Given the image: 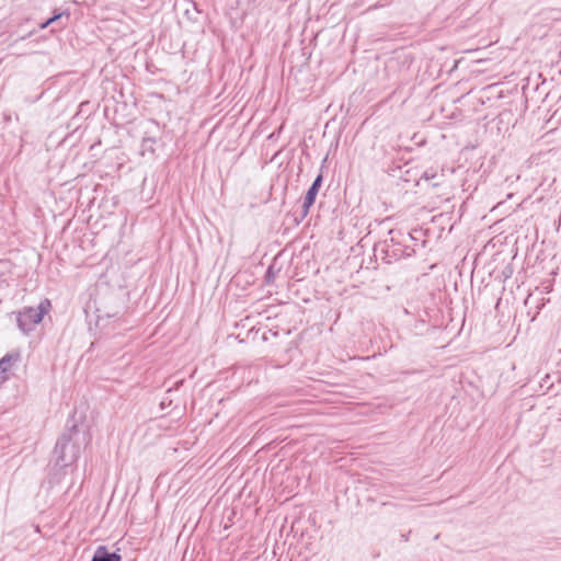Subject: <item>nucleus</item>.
Returning a JSON list of instances; mask_svg holds the SVG:
<instances>
[{
	"instance_id": "obj_1",
	"label": "nucleus",
	"mask_w": 561,
	"mask_h": 561,
	"mask_svg": "<svg viewBox=\"0 0 561 561\" xmlns=\"http://www.w3.org/2000/svg\"><path fill=\"white\" fill-rule=\"evenodd\" d=\"M388 234V239L375 243L374 253L376 257H379L383 263L391 264L415 254V248L409 244L411 236L405 234L400 229H390Z\"/></svg>"
},
{
	"instance_id": "obj_14",
	"label": "nucleus",
	"mask_w": 561,
	"mask_h": 561,
	"mask_svg": "<svg viewBox=\"0 0 561 561\" xmlns=\"http://www.w3.org/2000/svg\"><path fill=\"white\" fill-rule=\"evenodd\" d=\"M402 538H403V540H405V541L408 540V536H405V535H403V536H402Z\"/></svg>"
},
{
	"instance_id": "obj_7",
	"label": "nucleus",
	"mask_w": 561,
	"mask_h": 561,
	"mask_svg": "<svg viewBox=\"0 0 561 561\" xmlns=\"http://www.w3.org/2000/svg\"><path fill=\"white\" fill-rule=\"evenodd\" d=\"M420 181H424L433 188L438 187L445 181L444 170L442 169L438 171V168L431 167L422 172L419 181L416 182L417 185L420 184Z\"/></svg>"
},
{
	"instance_id": "obj_8",
	"label": "nucleus",
	"mask_w": 561,
	"mask_h": 561,
	"mask_svg": "<svg viewBox=\"0 0 561 561\" xmlns=\"http://www.w3.org/2000/svg\"><path fill=\"white\" fill-rule=\"evenodd\" d=\"M159 124L156 121H151L150 127L145 130L144 137L141 139V148L144 151H149L151 153L154 152V145L159 139L157 136Z\"/></svg>"
},
{
	"instance_id": "obj_3",
	"label": "nucleus",
	"mask_w": 561,
	"mask_h": 561,
	"mask_svg": "<svg viewBox=\"0 0 561 561\" xmlns=\"http://www.w3.org/2000/svg\"><path fill=\"white\" fill-rule=\"evenodd\" d=\"M51 308L49 299H44L39 305L34 307H24L16 314L18 328L24 333L30 334L35 327L42 322L44 316L48 313Z\"/></svg>"
},
{
	"instance_id": "obj_10",
	"label": "nucleus",
	"mask_w": 561,
	"mask_h": 561,
	"mask_svg": "<svg viewBox=\"0 0 561 561\" xmlns=\"http://www.w3.org/2000/svg\"><path fill=\"white\" fill-rule=\"evenodd\" d=\"M405 234L411 236L412 238L409 239V244H411L412 248H424L426 245V240H421V237L424 236V232L422 229H414L411 232H405Z\"/></svg>"
},
{
	"instance_id": "obj_12",
	"label": "nucleus",
	"mask_w": 561,
	"mask_h": 561,
	"mask_svg": "<svg viewBox=\"0 0 561 561\" xmlns=\"http://www.w3.org/2000/svg\"><path fill=\"white\" fill-rule=\"evenodd\" d=\"M366 2H373L369 7H368V10H371V9H377L379 7H383L386 3H387V0H365Z\"/></svg>"
},
{
	"instance_id": "obj_4",
	"label": "nucleus",
	"mask_w": 561,
	"mask_h": 561,
	"mask_svg": "<svg viewBox=\"0 0 561 561\" xmlns=\"http://www.w3.org/2000/svg\"><path fill=\"white\" fill-rule=\"evenodd\" d=\"M323 183V172L320 170L319 174L316 176L309 188L307 190L304 202L301 205L300 217L296 218V222L299 224L309 214L310 208L313 206L316 198L318 196L319 190L321 188Z\"/></svg>"
},
{
	"instance_id": "obj_6",
	"label": "nucleus",
	"mask_w": 561,
	"mask_h": 561,
	"mask_svg": "<svg viewBox=\"0 0 561 561\" xmlns=\"http://www.w3.org/2000/svg\"><path fill=\"white\" fill-rule=\"evenodd\" d=\"M20 359L21 354L18 351L9 352L0 358V385L10 379V371Z\"/></svg>"
},
{
	"instance_id": "obj_2",
	"label": "nucleus",
	"mask_w": 561,
	"mask_h": 561,
	"mask_svg": "<svg viewBox=\"0 0 561 561\" xmlns=\"http://www.w3.org/2000/svg\"><path fill=\"white\" fill-rule=\"evenodd\" d=\"M73 416L68 420L65 432L57 439L54 455L56 457V466L61 468L75 463L80 455V444L77 440L79 428L76 423L69 424Z\"/></svg>"
},
{
	"instance_id": "obj_13",
	"label": "nucleus",
	"mask_w": 561,
	"mask_h": 561,
	"mask_svg": "<svg viewBox=\"0 0 561 561\" xmlns=\"http://www.w3.org/2000/svg\"><path fill=\"white\" fill-rule=\"evenodd\" d=\"M32 35H33V32H30L27 35L22 36V37H21V39H25V38H27V37H31Z\"/></svg>"
},
{
	"instance_id": "obj_5",
	"label": "nucleus",
	"mask_w": 561,
	"mask_h": 561,
	"mask_svg": "<svg viewBox=\"0 0 561 561\" xmlns=\"http://www.w3.org/2000/svg\"><path fill=\"white\" fill-rule=\"evenodd\" d=\"M71 12L69 8L62 9L57 8L51 12V15L42 22L38 27L39 30H45L50 25H54L50 28V33L54 34L58 31L65 30L70 22Z\"/></svg>"
},
{
	"instance_id": "obj_11",
	"label": "nucleus",
	"mask_w": 561,
	"mask_h": 561,
	"mask_svg": "<svg viewBox=\"0 0 561 561\" xmlns=\"http://www.w3.org/2000/svg\"><path fill=\"white\" fill-rule=\"evenodd\" d=\"M275 275H276V272H275V268H274V265H270L265 272V284L270 285L272 283H274V279H275Z\"/></svg>"
},
{
	"instance_id": "obj_9",
	"label": "nucleus",
	"mask_w": 561,
	"mask_h": 561,
	"mask_svg": "<svg viewBox=\"0 0 561 561\" xmlns=\"http://www.w3.org/2000/svg\"><path fill=\"white\" fill-rule=\"evenodd\" d=\"M123 557L119 550L111 552L106 546H98L91 561H122Z\"/></svg>"
}]
</instances>
